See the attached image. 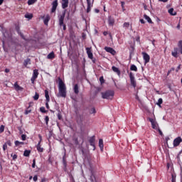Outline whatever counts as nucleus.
I'll return each mask as SVG.
<instances>
[{
  "label": "nucleus",
  "mask_w": 182,
  "mask_h": 182,
  "mask_svg": "<svg viewBox=\"0 0 182 182\" xmlns=\"http://www.w3.org/2000/svg\"><path fill=\"white\" fill-rule=\"evenodd\" d=\"M58 92L61 97H66V85L61 79L58 82Z\"/></svg>",
  "instance_id": "f257e3e1"
},
{
  "label": "nucleus",
  "mask_w": 182,
  "mask_h": 182,
  "mask_svg": "<svg viewBox=\"0 0 182 182\" xmlns=\"http://www.w3.org/2000/svg\"><path fill=\"white\" fill-rule=\"evenodd\" d=\"M178 53L182 55V40L179 41L178 43V48L175 47L173 51H172L171 55L173 58H178Z\"/></svg>",
  "instance_id": "f03ea898"
},
{
  "label": "nucleus",
  "mask_w": 182,
  "mask_h": 182,
  "mask_svg": "<svg viewBox=\"0 0 182 182\" xmlns=\"http://www.w3.org/2000/svg\"><path fill=\"white\" fill-rule=\"evenodd\" d=\"M114 96V91L113 90H107L105 92H102V99L112 100Z\"/></svg>",
  "instance_id": "7ed1b4c3"
},
{
  "label": "nucleus",
  "mask_w": 182,
  "mask_h": 182,
  "mask_svg": "<svg viewBox=\"0 0 182 182\" xmlns=\"http://www.w3.org/2000/svg\"><path fill=\"white\" fill-rule=\"evenodd\" d=\"M38 76H39V71L38 70V69L33 70V75L31 78L32 85L35 84V80L38 79Z\"/></svg>",
  "instance_id": "20e7f679"
},
{
  "label": "nucleus",
  "mask_w": 182,
  "mask_h": 182,
  "mask_svg": "<svg viewBox=\"0 0 182 182\" xmlns=\"http://www.w3.org/2000/svg\"><path fill=\"white\" fill-rule=\"evenodd\" d=\"M38 137L40 139V141L36 145L37 151H38V153H43V148H42L41 146V143H42V136L41 134H38Z\"/></svg>",
  "instance_id": "39448f33"
},
{
  "label": "nucleus",
  "mask_w": 182,
  "mask_h": 182,
  "mask_svg": "<svg viewBox=\"0 0 182 182\" xmlns=\"http://www.w3.org/2000/svg\"><path fill=\"white\" fill-rule=\"evenodd\" d=\"M129 78L131 82V86H133V87H136L137 86V84L136 82V80H134V75H133V73H129Z\"/></svg>",
  "instance_id": "423d86ee"
},
{
  "label": "nucleus",
  "mask_w": 182,
  "mask_h": 182,
  "mask_svg": "<svg viewBox=\"0 0 182 182\" xmlns=\"http://www.w3.org/2000/svg\"><path fill=\"white\" fill-rule=\"evenodd\" d=\"M149 121L151 122L152 129L154 130H157L159 129V124H157L153 118H149Z\"/></svg>",
  "instance_id": "0eeeda50"
},
{
  "label": "nucleus",
  "mask_w": 182,
  "mask_h": 182,
  "mask_svg": "<svg viewBox=\"0 0 182 182\" xmlns=\"http://www.w3.org/2000/svg\"><path fill=\"white\" fill-rule=\"evenodd\" d=\"M66 15V12L64 11L60 16L58 18V23H59V26H62V25H63V22L65 21V16Z\"/></svg>",
  "instance_id": "6e6552de"
},
{
  "label": "nucleus",
  "mask_w": 182,
  "mask_h": 182,
  "mask_svg": "<svg viewBox=\"0 0 182 182\" xmlns=\"http://www.w3.org/2000/svg\"><path fill=\"white\" fill-rule=\"evenodd\" d=\"M180 143H182V139L181 136H178L173 140V147H178Z\"/></svg>",
  "instance_id": "1a4fd4ad"
},
{
  "label": "nucleus",
  "mask_w": 182,
  "mask_h": 182,
  "mask_svg": "<svg viewBox=\"0 0 182 182\" xmlns=\"http://www.w3.org/2000/svg\"><path fill=\"white\" fill-rule=\"evenodd\" d=\"M141 55L143 56L144 63H149V62H150V55L146 52H142Z\"/></svg>",
  "instance_id": "9d476101"
},
{
  "label": "nucleus",
  "mask_w": 182,
  "mask_h": 182,
  "mask_svg": "<svg viewBox=\"0 0 182 182\" xmlns=\"http://www.w3.org/2000/svg\"><path fill=\"white\" fill-rule=\"evenodd\" d=\"M58 0H55L52 3V9H51V14H54V12H56V9L58 8Z\"/></svg>",
  "instance_id": "9b49d317"
},
{
  "label": "nucleus",
  "mask_w": 182,
  "mask_h": 182,
  "mask_svg": "<svg viewBox=\"0 0 182 182\" xmlns=\"http://www.w3.org/2000/svg\"><path fill=\"white\" fill-rule=\"evenodd\" d=\"M96 141L95 136H92L89 139V143L90 146H93V150H96V146L95 145V141Z\"/></svg>",
  "instance_id": "f8f14e48"
},
{
  "label": "nucleus",
  "mask_w": 182,
  "mask_h": 182,
  "mask_svg": "<svg viewBox=\"0 0 182 182\" xmlns=\"http://www.w3.org/2000/svg\"><path fill=\"white\" fill-rule=\"evenodd\" d=\"M105 50H106V52H108V53H111V55H116V50H114V49H113L112 48L105 47Z\"/></svg>",
  "instance_id": "ddd939ff"
},
{
  "label": "nucleus",
  "mask_w": 182,
  "mask_h": 182,
  "mask_svg": "<svg viewBox=\"0 0 182 182\" xmlns=\"http://www.w3.org/2000/svg\"><path fill=\"white\" fill-rule=\"evenodd\" d=\"M87 1V13L89 14L90 12L92 7L93 6V3L90 0H86Z\"/></svg>",
  "instance_id": "4468645a"
},
{
  "label": "nucleus",
  "mask_w": 182,
  "mask_h": 182,
  "mask_svg": "<svg viewBox=\"0 0 182 182\" xmlns=\"http://www.w3.org/2000/svg\"><path fill=\"white\" fill-rule=\"evenodd\" d=\"M61 5L63 9H66L69 6V0H62Z\"/></svg>",
  "instance_id": "2eb2a0df"
},
{
  "label": "nucleus",
  "mask_w": 182,
  "mask_h": 182,
  "mask_svg": "<svg viewBox=\"0 0 182 182\" xmlns=\"http://www.w3.org/2000/svg\"><path fill=\"white\" fill-rule=\"evenodd\" d=\"M86 50L89 59H93V53H92V48H86Z\"/></svg>",
  "instance_id": "dca6fc26"
},
{
  "label": "nucleus",
  "mask_w": 182,
  "mask_h": 182,
  "mask_svg": "<svg viewBox=\"0 0 182 182\" xmlns=\"http://www.w3.org/2000/svg\"><path fill=\"white\" fill-rule=\"evenodd\" d=\"M108 25L109 26L114 25V18L112 17V16H108Z\"/></svg>",
  "instance_id": "f3484780"
},
{
  "label": "nucleus",
  "mask_w": 182,
  "mask_h": 182,
  "mask_svg": "<svg viewBox=\"0 0 182 182\" xmlns=\"http://www.w3.org/2000/svg\"><path fill=\"white\" fill-rule=\"evenodd\" d=\"M14 89H15V90H16V92H19V90L21 92H22V90H23V87H22L19 85H18V82H16L14 83Z\"/></svg>",
  "instance_id": "a211bd4d"
},
{
  "label": "nucleus",
  "mask_w": 182,
  "mask_h": 182,
  "mask_svg": "<svg viewBox=\"0 0 182 182\" xmlns=\"http://www.w3.org/2000/svg\"><path fill=\"white\" fill-rule=\"evenodd\" d=\"M73 91L75 95H79V85L75 84L74 85Z\"/></svg>",
  "instance_id": "6ab92c4d"
},
{
  "label": "nucleus",
  "mask_w": 182,
  "mask_h": 182,
  "mask_svg": "<svg viewBox=\"0 0 182 182\" xmlns=\"http://www.w3.org/2000/svg\"><path fill=\"white\" fill-rule=\"evenodd\" d=\"M112 69L113 72H114L116 74L118 75V76H120V70H119V68H117L115 66H112Z\"/></svg>",
  "instance_id": "aec40b11"
},
{
  "label": "nucleus",
  "mask_w": 182,
  "mask_h": 182,
  "mask_svg": "<svg viewBox=\"0 0 182 182\" xmlns=\"http://www.w3.org/2000/svg\"><path fill=\"white\" fill-rule=\"evenodd\" d=\"M45 97L46 99V102H50V97H49V91H48V90H45Z\"/></svg>",
  "instance_id": "412c9836"
},
{
  "label": "nucleus",
  "mask_w": 182,
  "mask_h": 182,
  "mask_svg": "<svg viewBox=\"0 0 182 182\" xmlns=\"http://www.w3.org/2000/svg\"><path fill=\"white\" fill-rule=\"evenodd\" d=\"M57 112H58L57 117L58 120H62V112H60V109H59V107L57 108Z\"/></svg>",
  "instance_id": "4be33fe9"
},
{
  "label": "nucleus",
  "mask_w": 182,
  "mask_h": 182,
  "mask_svg": "<svg viewBox=\"0 0 182 182\" xmlns=\"http://www.w3.org/2000/svg\"><path fill=\"white\" fill-rule=\"evenodd\" d=\"M144 18L146 19V21H147L149 23H153L151 18L149 16H147V14H144Z\"/></svg>",
  "instance_id": "5701e85b"
},
{
  "label": "nucleus",
  "mask_w": 182,
  "mask_h": 182,
  "mask_svg": "<svg viewBox=\"0 0 182 182\" xmlns=\"http://www.w3.org/2000/svg\"><path fill=\"white\" fill-rule=\"evenodd\" d=\"M168 14H170V15H171L172 16H176V15H177V13L174 12V9L173 8L168 10Z\"/></svg>",
  "instance_id": "b1692460"
},
{
  "label": "nucleus",
  "mask_w": 182,
  "mask_h": 182,
  "mask_svg": "<svg viewBox=\"0 0 182 182\" xmlns=\"http://www.w3.org/2000/svg\"><path fill=\"white\" fill-rule=\"evenodd\" d=\"M47 58L48 59H55V53H53V51H52L51 53H50L48 55Z\"/></svg>",
  "instance_id": "393cba45"
},
{
  "label": "nucleus",
  "mask_w": 182,
  "mask_h": 182,
  "mask_svg": "<svg viewBox=\"0 0 182 182\" xmlns=\"http://www.w3.org/2000/svg\"><path fill=\"white\" fill-rule=\"evenodd\" d=\"M28 65H31V59L27 58L26 60H24L23 65L26 68Z\"/></svg>",
  "instance_id": "a878e982"
},
{
  "label": "nucleus",
  "mask_w": 182,
  "mask_h": 182,
  "mask_svg": "<svg viewBox=\"0 0 182 182\" xmlns=\"http://www.w3.org/2000/svg\"><path fill=\"white\" fill-rule=\"evenodd\" d=\"M14 144L16 147H19V146L21 145L23 146V144H25L24 142L19 141H15Z\"/></svg>",
  "instance_id": "bb28decb"
},
{
  "label": "nucleus",
  "mask_w": 182,
  "mask_h": 182,
  "mask_svg": "<svg viewBox=\"0 0 182 182\" xmlns=\"http://www.w3.org/2000/svg\"><path fill=\"white\" fill-rule=\"evenodd\" d=\"M99 147L101 150H103L104 144H103V139H99Z\"/></svg>",
  "instance_id": "cd10ccee"
},
{
  "label": "nucleus",
  "mask_w": 182,
  "mask_h": 182,
  "mask_svg": "<svg viewBox=\"0 0 182 182\" xmlns=\"http://www.w3.org/2000/svg\"><path fill=\"white\" fill-rule=\"evenodd\" d=\"M49 21H50V17L49 16V15H47L44 19V24L48 25Z\"/></svg>",
  "instance_id": "c85d7f7f"
},
{
  "label": "nucleus",
  "mask_w": 182,
  "mask_h": 182,
  "mask_svg": "<svg viewBox=\"0 0 182 182\" xmlns=\"http://www.w3.org/2000/svg\"><path fill=\"white\" fill-rule=\"evenodd\" d=\"M30 155H31V151H29V150L24 151V152H23L24 157H29Z\"/></svg>",
  "instance_id": "c756f323"
},
{
  "label": "nucleus",
  "mask_w": 182,
  "mask_h": 182,
  "mask_svg": "<svg viewBox=\"0 0 182 182\" xmlns=\"http://www.w3.org/2000/svg\"><path fill=\"white\" fill-rule=\"evenodd\" d=\"M31 112H32V108H31L30 107H28L24 112V114H29Z\"/></svg>",
  "instance_id": "7c9ffc66"
},
{
  "label": "nucleus",
  "mask_w": 182,
  "mask_h": 182,
  "mask_svg": "<svg viewBox=\"0 0 182 182\" xmlns=\"http://www.w3.org/2000/svg\"><path fill=\"white\" fill-rule=\"evenodd\" d=\"M24 16L27 19H32L33 18V14H25Z\"/></svg>",
  "instance_id": "2f4dec72"
},
{
  "label": "nucleus",
  "mask_w": 182,
  "mask_h": 182,
  "mask_svg": "<svg viewBox=\"0 0 182 182\" xmlns=\"http://www.w3.org/2000/svg\"><path fill=\"white\" fill-rule=\"evenodd\" d=\"M157 106H159V107H161V105H163V99L162 98H159L158 100V102L156 103Z\"/></svg>",
  "instance_id": "473e14b6"
},
{
  "label": "nucleus",
  "mask_w": 182,
  "mask_h": 182,
  "mask_svg": "<svg viewBox=\"0 0 182 182\" xmlns=\"http://www.w3.org/2000/svg\"><path fill=\"white\" fill-rule=\"evenodd\" d=\"M130 70H132L134 72H137V67L134 65H132L130 67Z\"/></svg>",
  "instance_id": "72a5a7b5"
},
{
  "label": "nucleus",
  "mask_w": 182,
  "mask_h": 182,
  "mask_svg": "<svg viewBox=\"0 0 182 182\" xmlns=\"http://www.w3.org/2000/svg\"><path fill=\"white\" fill-rule=\"evenodd\" d=\"M36 2H38V0H28L27 4L28 5H33Z\"/></svg>",
  "instance_id": "f704fd0d"
},
{
  "label": "nucleus",
  "mask_w": 182,
  "mask_h": 182,
  "mask_svg": "<svg viewBox=\"0 0 182 182\" xmlns=\"http://www.w3.org/2000/svg\"><path fill=\"white\" fill-rule=\"evenodd\" d=\"M63 164L65 167L67 166V162H66V155H64L63 156Z\"/></svg>",
  "instance_id": "c9c22d12"
},
{
  "label": "nucleus",
  "mask_w": 182,
  "mask_h": 182,
  "mask_svg": "<svg viewBox=\"0 0 182 182\" xmlns=\"http://www.w3.org/2000/svg\"><path fill=\"white\" fill-rule=\"evenodd\" d=\"M11 156L12 157L14 161H15L16 160V159H18V155H16V154L12 153L11 154Z\"/></svg>",
  "instance_id": "e433bc0d"
},
{
  "label": "nucleus",
  "mask_w": 182,
  "mask_h": 182,
  "mask_svg": "<svg viewBox=\"0 0 182 182\" xmlns=\"http://www.w3.org/2000/svg\"><path fill=\"white\" fill-rule=\"evenodd\" d=\"M177 177V176L176 175V173H172L171 174V181L172 182H176V178Z\"/></svg>",
  "instance_id": "4c0bfd02"
},
{
  "label": "nucleus",
  "mask_w": 182,
  "mask_h": 182,
  "mask_svg": "<svg viewBox=\"0 0 182 182\" xmlns=\"http://www.w3.org/2000/svg\"><path fill=\"white\" fill-rule=\"evenodd\" d=\"M95 113H96V108L95 107L91 108L90 111V114H95Z\"/></svg>",
  "instance_id": "58836bf2"
},
{
  "label": "nucleus",
  "mask_w": 182,
  "mask_h": 182,
  "mask_svg": "<svg viewBox=\"0 0 182 182\" xmlns=\"http://www.w3.org/2000/svg\"><path fill=\"white\" fill-rule=\"evenodd\" d=\"M123 26H124V28H125V29H127L130 26V23L125 22V23H124Z\"/></svg>",
  "instance_id": "ea45409f"
},
{
  "label": "nucleus",
  "mask_w": 182,
  "mask_h": 182,
  "mask_svg": "<svg viewBox=\"0 0 182 182\" xmlns=\"http://www.w3.org/2000/svg\"><path fill=\"white\" fill-rule=\"evenodd\" d=\"M40 112H41V113H48V111L45 109V107H40Z\"/></svg>",
  "instance_id": "a19ab883"
},
{
  "label": "nucleus",
  "mask_w": 182,
  "mask_h": 182,
  "mask_svg": "<svg viewBox=\"0 0 182 182\" xmlns=\"http://www.w3.org/2000/svg\"><path fill=\"white\" fill-rule=\"evenodd\" d=\"M45 122H46V126H48L49 125V117L48 116H46Z\"/></svg>",
  "instance_id": "79ce46f5"
},
{
  "label": "nucleus",
  "mask_w": 182,
  "mask_h": 182,
  "mask_svg": "<svg viewBox=\"0 0 182 182\" xmlns=\"http://www.w3.org/2000/svg\"><path fill=\"white\" fill-rule=\"evenodd\" d=\"M34 100H38L39 99V95L38 92H36L35 95L33 96Z\"/></svg>",
  "instance_id": "37998d69"
},
{
  "label": "nucleus",
  "mask_w": 182,
  "mask_h": 182,
  "mask_svg": "<svg viewBox=\"0 0 182 182\" xmlns=\"http://www.w3.org/2000/svg\"><path fill=\"white\" fill-rule=\"evenodd\" d=\"M4 130H5V127L4 125H1V127H0V133H4Z\"/></svg>",
  "instance_id": "c03bdc74"
},
{
  "label": "nucleus",
  "mask_w": 182,
  "mask_h": 182,
  "mask_svg": "<svg viewBox=\"0 0 182 182\" xmlns=\"http://www.w3.org/2000/svg\"><path fill=\"white\" fill-rule=\"evenodd\" d=\"M36 166V159H33V164H32V168H35Z\"/></svg>",
  "instance_id": "a18cd8bd"
},
{
  "label": "nucleus",
  "mask_w": 182,
  "mask_h": 182,
  "mask_svg": "<svg viewBox=\"0 0 182 182\" xmlns=\"http://www.w3.org/2000/svg\"><path fill=\"white\" fill-rule=\"evenodd\" d=\"M16 31L17 33H20L21 28L19 27V26H16Z\"/></svg>",
  "instance_id": "49530a36"
},
{
  "label": "nucleus",
  "mask_w": 182,
  "mask_h": 182,
  "mask_svg": "<svg viewBox=\"0 0 182 182\" xmlns=\"http://www.w3.org/2000/svg\"><path fill=\"white\" fill-rule=\"evenodd\" d=\"M100 82L101 84L105 83V78L103 77H100Z\"/></svg>",
  "instance_id": "de8ad7c7"
},
{
  "label": "nucleus",
  "mask_w": 182,
  "mask_h": 182,
  "mask_svg": "<svg viewBox=\"0 0 182 182\" xmlns=\"http://www.w3.org/2000/svg\"><path fill=\"white\" fill-rule=\"evenodd\" d=\"M6 146H9L11 147V146H12V142H11L10 140L7 141L6 143Z\"/></svg>",
  "instance_id": "09e8293b"
},
{
  "label": "nucleus",
  "mask_w": 182,
  "mask_h": 182,
  "mask_svg": "<svg viewBox=\"0 0 182 182\" xmlns=\"http://www.w3.org/2000/svg\"><path fill=\"white\" fill-rule=\"evenodd\" d=\"M21 139L25 141L26 140V134H22L21 135Z\"/></svg>",
  "instance_id": "8fccbe9b"
},
{
  "label": "nucleus",
  "mask_w": 182,
  "mask_h": 182,
  "mask_svg": "<svg viewBox=\"0 0 182 182\" xmlns=\"http://www.w3.org/2000/svg\"><path fill=\"white\" fill-rule=\"evenodd\" d=\"M6 149H8V145H6V144H4L3 145V150H4V151H5L6 150Z\"/></svg>",
  "instance_id": "3c124183"
},
{
  "label": "nucleus",
  "mask_w": 182,
  "mask_h": 182,
  "mask_svg": "<svg viewBox=\"0 0 182 182\" xmlns=\"http://www.w3.org/2000/svg\"><path fill=\"white\" fill-rule=\"evenodd\" d=\"M175 70V69H174V68H172L171 69H170L168 71V75H170V73H171V72H173V71H174Z\"/></svg>",
  "instance_id": "603ef678"
},
{
  "label": "nucleus",
  "mask_w": 182,
  "mask_h": 182,
  "mask_svg": "<svg viewBox=\"0 0 182 182\" xmlns=\"http://www.w3.org/2000/svg\"><path fill=\"white\" fill-rule=\"evenodd\" d=\"M18 35H20V36L22 38V39H25V36H23V33H22V32H19Z\"/></svg>",
  "instance_id": "864d4df0"
},
{
  "label": "nucleus",
  "mask_w": 182,
  "mask_h": 182,
  "mask_svg": "<svg viewBox=\"0 0 182 182\" xmlns=\"http://www.w3.org/2000/svg\"><path fill=\"white\" fill-rule=\"evenodd\" d=\"M157 130H158L160 136H163V132H161V129H160V128H158Z\"/></svg>",
  "instance_id": "5fc2aeb1"
},
{
  "label": "nucleus",
  "mask_w": 182,
  "mask_h": 182,
  "mask_svg": "<svg viewBox=\"0 0 182 182\" xmlns=\"http://www.w3.org/2000/svg\"><path fill=\"white\" fill-rule=\"evenodd\" d=\"M33 181H38V176L35 175L33 178Z\"/></svg>",
  "instance_id": "6e6d98bb"
},
{
  "label": "nucleus",
  "mask_w": 182,
  "mask_h": 182,
  "mask_svg": "<svg viewBox=\"0 0 182 182\" xmlns=\"http://www.w3.org/2000/svg\"><path fill=\"white\" fill-rule=\"evenodd\" d=\"M181 69V65H179L178 67H177V68H176V72H178V70H180Z\"/></svg>",
  "instance_id": "4d7b16f0"
},
{
  "label": "nucleus",
  "mask_w": 182,
  "mask_h": 182,
  "mask_svg": "<svg viewBox=\"0 0 182 182\" xmlns=\"http://www.w3.org/2000/svg\"><path fill=\"white\" fill-rule=\"evenodd\" d=\"M139 22H141V23H143V24L146 23V21H144V19H143V18H141L139 20Z\"/></svg>",
  "instance_id": "13d9d810"
},
{
  "label": "nucleus",
  "mask_w": 182,
  "mask_h": 182,
  "mask_svg": "<svg viewBox=\"0 0 182 182\" xmlns=\"http://www.w3.org/2000/svg\"><path fill=\"white\" fill-rule=\"evenodd\" d=\"M32 106H33V102H31L28 103V107H32Z\"/></svg>",
  "instance_id": "bf43d9fd"
},
{
  "label": "nucleus",
  "mask_w": 182,
  "mask_h": 182,
  "mask_svg": "<svg viewBox=\"0 0 182 182\" xmlns=\"http://www.w3.org/2000/svg\"><path fill=\"white\" fill-rule=\"evenodd\" d=\"M62 26H63V31H66V24L63 23V25H62Z\"/></svg>",
  "instance_id": "052dcab7"
},
{
  "label": "nucleus",
  "mask_w": 182,
  "mask_h": 182,
  "mask_svg": "<svg viewBox=\"0 0 182 182\" xmlns=\"http://www.w3.org/2000/svg\"><path fill=\"white\" fill-rule=\"evenodd\" d=\"M47 102V101H46ZM46 109H49V102H47L46 103Z\"/></svg>",
  "instance_id": "680f3d73"
},
{
  "label": "nucleus",
  "mask_w": 182,
  "mask_h": 182,
  "mask_svg": "<svg viewBox=\"0 0 182 182\" xmlns=\"http://www.w3.org/2000/svg\"><path fill=\"white\" fill-rule=\"evenodd\" d=\"M108 33H108L107 31H104V32H103L104 36H107Z\"/></svg>",
  "instance_id": "e2e57ef3"
},
{
  "label": "nucleus",
  "mask_w": 182,
  "mask_h": 182,
  "mask_svg": "<svg viewBox=\"0 0 182 182\" xmlns=\"http://www.w3.org/2000/svg\"><path fill=\"white\" fill-rule=\"evenodd\" d=\"M4 72H5L6 73H9V69L6 68V69L4 70Z\"/></svg>",
  "instance_id": "0e129e2a"
},
{
  "label": "nucleus",
  "mask_w": 182,
  "mask_h": 182,
  "mask_svg": "<svg viewBox=\"0 0 182 182\" xmlns=\"http://www.w3.org/2000/svg\"><path fill=\"white\" fill-rule=\"evenodd\" d=\"M130 48H131V50H132L133 52V50H134V46H131Z\"/></svg>",
  "instance_id": "69168bd1"
},
{
  "label": "nucleus",
  "mask_w": 182,
  "mask_h": 182,
  "mask_svg": "<svg viewBox=\"0 0 182 182\" xmlns=\"http://www.w3.org/2000/svg\"><path fill=\"white\" fill-rule=\"evenodd\" d=\"M46 178H43L41 179V182H46Z\"/></svg>",
  "instance_id": "338daca9"
},
{
  "label": "nucleus",
  "mask_w": 182,
  "mask_h": 182,
  "mask_svg": "<svg viewBox=\"0 0 182 182\" xmlns=\"http://www.w3.org/2000/svg\"><path fill=\"white\" fill-rule=\"evenodd\" d=\"M136 42H140V38L139 37L136 38Z\"/></svg>",
  "instance_id": "774afa93"
}]
</instances>
